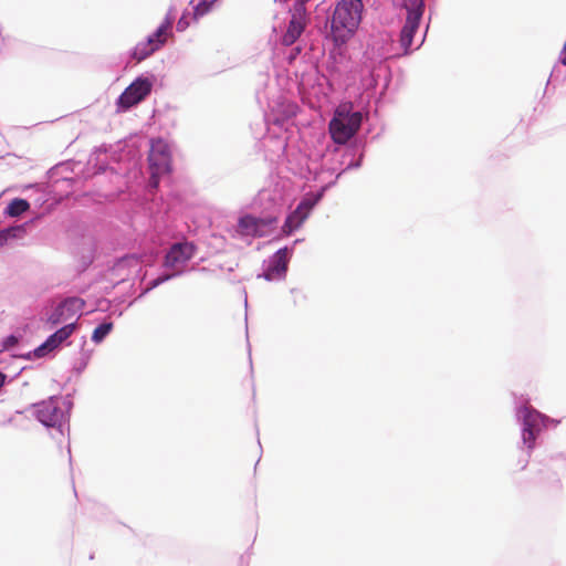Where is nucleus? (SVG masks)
<instances>
[{
	"instance_id": "nucleus-17",
	"label": "nucleus",
	"mask_w": 566,
	"mask_h": 566,
	"mask_svg": "<svg viewBox=\"0 0 566 566\" xmlns=\"http://www.w3.org/2000/svg\"><path fill=\"white\" fill-rule=\"evenodd\" d=\"M29 208L30 205L27 200L15 198L9 203L7 208V213L11 217H18L25 212L27 210H29Z\"/></svg>"
},
{
	"instance_id": "nucleus-13",
	"label": "nucleus",
	"mask_w": 566,
	"mask_h": 566,
	"mask_svg": "<svg viewBox=\"0 0 566 566\" xmlns=\"http://www.w3.org/2000/svg\"><path fill=\"white\" fill-rule=\"evenodd\" d=\"M287 270V249H280L272 258L270 265L264 272V279L272 281L284 276Z\"/></svg>"
},
{
	"instance_id": "nucleus-12",
	"label": "nucleus",
	"mask_w": 566,
	"mask_h": 566,
	"mask_svg": "<svg viewBox=\"0 0 566 566\" xmlns=\"http://www.w3.org/2000/svg\"><path fill=\"white\" fill-rule=\"evenodd\" d=\"M76 324L70 323L62 328L57 329L54 334H52L41 346H39L34 354L36 357H42L46 353L55 349L60 344L66 340L75 331Z\"/></svg>"
},
{
	"instance_id": "nucleus-6",
	"label": "nucleus",
	"mask_w": 566,
	"mask_h": 566,
	"mask_svg": "<svg viewBox=\"0 0 566 566\" xmlns=\"http://www.w3.org/2000/svg\"><path fill=\"white\" fill-rule=\"evenodd\" d=\"M276 223V217L258 218L245 214L238 221V232L243 237L262 238L269 235Z\"/></svg>"
},
{
	"instance_id": "nucleus-16",
	"label": "nucleus",
	"mask_w": 566,
	"mask_h": 566,
	"mask_svg": "<svg viewBox=\"0 0 566 566\" xmlns=\"http://www.w3.org/2000/svg\"><path fill=\"white\" fill-rule=\"evenodd\" d=\"M218 7V0H202L193 9V20H198L213 11Z\"/></svg>"
},
{
	"instance_id": "nucleus-25",
	"label": "nucleus",
	"mask_w": 566,
	"mask_h": 566,
	"mask_svg": "<svg viewBox=\"0 0 566 566\" xmlns=\"http://www.w3.org/2000/svg\"><path fill=\"white\" fill-rule=\"evenodd\" d=\"M156 174H158V172L156 171L151 176V185L155 186V187L158 185V179L156 177Z\"/></svg>"
},
{
	"instance_id": "nucleus-9",
	"label": "nucleus",
	"mask_w": 566,
	"mask_h": 566,
	"mask_svg": "<svg viewBox=\"0 0 566 566\" xmlns=\"http://www.w3.org/2000/svg\"><path fill=\"white\" fill-rule=\"evenodd\" d=\"M151 91V83L147 78H137L119 96L117 105L126 111L140 103Z\"/></svg>"
},
{
	"instance_id": "nucleus-28",
	"label": "nucleus",
	"mask_w": 566,
	"mask_h": 566,
	"mask_svg": "<svg viewBox=\"0 0 566 566\" xmlns=\"http://www.w3.org/2000/svg\"><path fill=\"white\" fill-rule=\"evenodd\" d=\"M13 342H15V338H14V336H11L10 337V343H13Z\"/></svg>"
},
{
	"instance_id": "nucleus-18",
	"label": "nucleus",
	"mask_w": 566,
	"mask_h": 566,
	"mask_svg": "<svg viewBox=\"0 0 566 566\" xmlns=\"http://www.w3.org/2000/svg\"><path fill=\"white\" fill-rule=\"evenodd\" d=\"M112 329H113L112 322H107V323H103V324L98 325L93 332L92 340L97 344L101 343L109 334V332Z\"/></svg>"
},
{
	"instance_id": "nucleus-27",
	"label": "nucleus",
	"mask_w": 566,
	"mask_h": 566,
	"mask_svg": "<svg viewBox=\"0 0 566 566\" xmlns=\"http://www.w3.org/2000/svg\"><path fill=\"white\" fill-rule=\"evenodd\" d=\"M13 342H15V338H14V336H11L10 337V343H13Z\"/></svg>"
},
{
	"instance_id": "nucleus-2",
	"label": "nucleus",
	"mask_w": 566,
	"mask_h": 566,
	"mask_svg": "<svg viewBox=\"0 0 566 566\" xmlns=\"http://www.w3.org/2000/svg\"><path fill=\"white\" fill-rule=\"evenodd\" d=\"M352 108L350 103L340 104L329 122L331 137L338 145L346 144L360 128L361 113L352 112Z\"/></svg>"
},
{
	"instance_id": "nucleus-1",
	"label": "nucleus",
	"mask_w": 566,
	"mask_h": 566,
	"mask_svg": "<svg viewBox=\"0 0 566 566\" xmlns=\"http://www.w3.org/2000/svg\"><path fill=\"white\" fill-rule=\"evenodd\" d=\"M364 4L361 0H340L333 12L331 34L336 44L345 43L358 28Z\"/></svg>"
},
{
	"instance_id": "nucleus-23",
	"label": "nucleus",
	"mask_w": 566,
	"mask_h": 566,
	"mask_svg": "<svg viewBox=\"0 0 566 566\" xmlns=\"http://www.w3.org/2000/svg\"><path fill=\"white\" fill-rule=\"evenodd\" d=\"M190 22L188 20V17L186 14H182V17L177 22V31L182 32L189 27Z\"/></svg>"
},
{
	"instance_id": "nucleus-26",
	"label": "nucleus",
	"mask_w": 566,
	"mask_h": 566,
	"mask_svg": "<svg viewBox=\"0 0 566 566\" xmlns=\"http://www.w3.org/2000/svg\"><path fill=\"white\" fill-rule=\"evenodd\" d=\"M4 380H6V375L0 373V388L3 386Z\"/></svg>"
},
{
	"instance_id": "nucleus-21",
	"label": "nucleus",
	"mask_w": 566,
	"mask_h": 566,
	"mask_svg": "<svg viewBox=\"0 0 566 566\" xmlns=\"http://www.w3.org/2000/svg\"><path fill=\"white\" fill-rule=\"evenodd\" d=\"M176 274L175 272L170 273V274H165V275H161V276H158L157 279H155L154 281L150 282L149 284V287L148 289H155L157 287L158 285L163 284L164 282L170 280L171 277H174Z\"/></svg>"
},
{
	"instance_id": "nucleus-8",
	"label": "nucleus",
	"mask_w": 566,
	"mask_h": 566,
	"mask_svg": "<svg viewBox=\"0 0 566 566\" xmlns=\"http://www.w3.org/2000/svg\"><path fill=\"white\" fill-rule=\"evenodd\" d=\"M307 21L306 8L302 4H294L291 9V20L286 32L282 36V43L286 46L294 44L304 32Z\"/></svg>"
},
{
	"instance_id": "nucleus-20",
	"label": "nucleus",
	"mask_w": 566,
	"mask_h": 566,
	"mask_svg": "<svg viewBox=\"0 0 566 566\" xmlns=\"http://www.w3.org/2000/svg\"><path fill=\"white\" fill-rule=\"evenodd\" d=\"M62 321H66L65 315H63L62 311L57 306L56 310L54 311V313L49 316L48 323H50L51 325H56V324L61 323Z\"/></svg>"
},
{
	"instance_id": "nucleus-5",
	"label": "nucleus",
	"mask_w": 566,
	"mask_h": 566,
	"mask_svg": "<svg viewBox=\"0 0 566 566\" xmlns=\"http://www.w3.org/2000/svg\"><path fill=\"white\" fill-rule=\"evenodd\" d=\"M196 252L197 247L192 242L174 243L167 251L163 265L175 272V274H180L184 271V266L193 258Z\"/></svg>"
},
{
	"instance_id": "nucleus-22",
	"label": "nucleus",
	"mask_w": 566,
	"mask_h": 566,
	"mask_svg": "<svg viewBox=\"0 0 566 566\" xmlns=\"http://www.w3.org/2000/svg\"><path fill=\"white\" fill-rule=\"evenodd\" d=\"M14 229H6L0 231V248H2L9 238L14 237Z\"/></svg>"
},
{
	"instance_id": "nucleus-4",
	"label": "nucleus",
	"mask_w": 566,
	"mask_h": 566,
	"mask_svg": "<svg viewBox=\"0 0 566 566\" xmlns=\"http://www.w3.org/2000/svg\"><path fill=\"white\" fill-rule=\"evenodd\" d=\"M403 8L407 10V17L400 31L399 43L403 54H409L424 11L423 0H403Z\"/></svg>"
},
{
	"instance_id": "nucleus-10",
	"label": "nucleus",
	"mask_w": 566,
	"mask_h": 566,
	"mask_svg": "<svg viewBox=\"0 0 566 566\" xmlns=\"http://www.w3.org/2000/svg\"><path fill=\"white\" fill-rule=\"evenodd\" d=\"M35 407V417L38 420L46 427L61 426L64 419V412L59 406V401L55 398H50L46 401H42Z\"/></svg>"
},
{
	"instance_id": "nucleus-19",
	"label": "nucleus",
	"mask_w": 566,
	"mask_h": 566,
	"mask_svg": "<svg viewBox=\"0 0 566 566\" xmlns=\"http://www.w3.org/2000/svg\"><path fill=\"white\" fill-rule=\"evenodd\" d=\"M537 429L523 427L522 438L525 444H527L528 449L534 448V443L536 440Z\"/></svg>"
},
{
	"instance_id": "nucleus-24",
	"label": "nucleus",
	"mask_w": 566,
	"mask_h": 566,
	"mask_svg": "<svg viewBox=\"0 0 566 566\" xmlns=\"http://www.w3.org/2000/svg\"><path fill=\"white\" fill-rule=\"evenodd\" d=\"M562 53L564 54V56L562 57L560 62L566 65V41H565V44L563 46V51Z\"/></svg>"
},
{
	"instance_id": "nucleus-3",
	"label": "nucleus",
	"mask_w": 566,
	"mask_h": 566,
	"mask_svg": "<svg viewBox=\"0 0 566 566\" xmlns=\"http://www.w3.org/2000/svg\"><path fill=\"white\" fill-rule=\"evenodd\" d=\"M175 22V11L169 9L163 23L146 41L137 43L134 49L133 57L140 62L151 55L154 52L159 50L172 35V24Z\"/></svg>"
},
{
	"instance_id": "nucleus-11",
	"label": "nucleus",
	"mask_w": 566,
	"mask_h": 566,
	"mask_svg": "<svg viewBox=\"0 0 566 566\" xmlns=\"http://www.w3.org/2000/svg\"><path fill=\"white\" fill-rule=\"evenodd\" d=\"M149 163L151 167L156 168L157 172L170 170V150L164 140L158 139L151 143Z\"/></svg>"
},
{
	"instance_id": "nucleus-14",
	"label": "nucleus",
	"mask_w": 566,
	"mask_h": 566,
	"mask_svg": "<svg viewBox=\"0 0 566 566\" xmlns=\"http://www.w3.org/2000/svg\"><path fill=\"white\" fill-rule=\"evenodd\" d=\"M85 305L84 300L80 297H69L64 302H62L59 307L62 311L63 315H65V319L72 318L77 313H80Z\"/></svg>"
},
{
	"instance_id": "nucleus-15",
	"label": "nucleus",
	"mask_w": 566,
	"mask_h": 566,
	"mask_svg": "<svg viewBox=\"0 0 566 566\" xmlns=\"http://www.w3.org/2000/svg\"><path fill=\"white\" fill-rule=\"evenodd\" d=\"M523 418V427L537 429L541 421V413L536 410L524 407L520 410Z\"/></svg>"
},
{
	"instance_id": "nucleus-7",
	"label": "nucleus",
	"mask_w": 566,
	"mask_h": 566,
	"mask_svg": "<svg viewBox=\"0 0 566 566\" xmlns=\"http://www.w3.org/2000/svg\"><path fill=\"white\" fill-rule=\"evenodd\" d=\"M321 198H322L321 193L306 195L302 199V201L298 203L296 209L287 216V218L282 227V232L285 235H290L295 230L301 228L302 224L305 222V220L308 218L312 209L318 203Z\"/></svg>"
}]
</instances>
